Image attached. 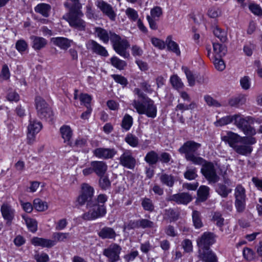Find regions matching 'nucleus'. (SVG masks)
<instances>
[{"label":"nucleus","mask_w":262,"mask_h":262,"mask_svg":"<svg viewBox=\"0 0 262 262\" xmlns=\"http://www.w3.org/2000/svg\"><path fill=\"white\" fill-rule=\"evenodd\" d=\"M111 62L114 67L120 70H123L126 66V63L125 61L115 56L111 58Z\"/></svg>","instance_id":"de8ad7c7"},{"label":"nucleus","mask_w":262,"mask_h":262,"mask_svg":"<svg viewBox=\"0 0 262 262\" xmlns=\"http://www.w3.org/2000/svg\"><path fill=\"white\" fill-rule=\"evenodd\" d=\"M159 179L161 183L168 187H172L175 182L174 177L172 174L162 173L159 174Z\"/></svg>","instance_id":"c756f323"},{"label":"nucleus","mask_w":262,"mask_h":262,"mask_svg":"<svg viewBox=\"0 0 262 262\" xmlns=\"http://www.w3.org/2000/svg\"><path fill=\"white\" fill-rule=\"evenodd\" d=\"M201 144L192 140L187 141L179 149V152L185 155V158L188 161L195 165H201L205 160L196 154L198 150L200 148Z\"/></svg>","instance_id":"f03ea898"},{"label":"nucleus","mask_w":262,"mask_h":262,"mask_svg":"<svg viewBox=\"0 0 262 262\" xmlns=\"http://www.w3.org/2000/svg\"><path fill=\"white\" fill-rule=\"evenodd\" d=\"M51 9V6L45 3L39 4L34 8L36 12L41 14L45 17H48L49 16Z\"/></svg>","instance_id":"c85d7f7f"},{"label":"nucleus","mask_w":262,"mask_h":262,"mask_svg":"<svg viewBox=\"0 0 262 262\" xmlns=\"http://www.w3.org/2000/svg\"><path fill=\"white\" fill-rule=\"evenodd\" d=\"M213 48L214 53L212 56L222 57L226 54L225 47L220 43H213Z\"/></svg>","instance_id":"4c0bfd02"},{"label":"nucleus","mask_w":262,"mask_h":262,"mask_svg":"<svg viewBox=\"0 0 262 262\" xmlns=\"http://www.w3.org/2000/svg\"><path fill=\"white\" fill-rule=\"evenodd\" d=\"M139 227L143 229L145 228H153L155 226V224L152 221L147 219L139 220Z\"/></svg>","instance_id":"6e6d98bb"},{"label":"nucleus","mask_w":262,"mask_h":262,"mask_svg":"<svg viewBox=\"0 0 262 262\" xmlns=\"http://www.w3.org/2000/svg\"><path fill=\"white\" fill-rule=\"evenodd\" d=\"M246 200H235V207L236 211L238 213H243L246 209Z\"/></svg>","instance_id":"052dcab7"},{"label":"nucleus","mask_w":262,"mask_h":262,"mask_svg":"<svg viewBox=\"0 0 262 262\" xmlns=\"http://www.w3.org/2000/svg\"><path fill=\"white\" fill-rule=\"evenodd\" d=\"M117 152L115 148L103 147L97 148L93 151L95 156L102 159H112L117 154Z\"/></svg>","instance_id":"f3484780"},{"label":"nucleus","mask_w":262,"mask_h":262,"mask_svg":"<svg viewBox=\"0 0 262 262\" xmlns=\"http://www.w3.org/2000/svg\"><path fill=\"white\" fill-rule=\"evenodd\" d=\"M214 35L217 37L221 42H224L227 39V32L221 29L219 27L216 26L213 30Z\"/></svg>","instance_id":"ea45409f"},{"label":"nucleus","mask_w":262,"mask_h":262,"mask_svg":"<svg viewBox=\"0 0 262 262\" xmlns=\"http://www.w3.org/2000/svg\"><path fill=\"white\" fill-rule=\"evenodd\" d=\"M182 71L185 73L189 85L193 86L195 84V76L192 72L187 67L183 66Z\"/></svg>","instance_id":"58836bf2"},{"label":"nucleus","mask_w":262,"mask_h":262,"mask_svg":"<svg viewBox=\"0 0 262 262\" xmlns=\"http://www.w3.org/2000/svg\"><path fill=\"white\" fill-rule=\"evenodd\" d=\"M1 211L6 224L10 225L14 218L15 210L8 204H3L1 208Z\"/></svg>","instance_id":"a211bd4d"},{"label":"nucleus","mask_w":262,"mask_h":262,"mask_svg":"<svg viewBox=\"0 0 262 262\" xmlns=\"http://www.w3.org/2000/svg\"><path fill=\"white\" fill-rule=\"evenodd\" d=\"M83 16V13L81 9H71L70 12L62 16V18L68 22L72 28L80 31H85L86 23L82 18Z\"/></svg>","instance_id":"7ed1b4c3"},{"label":"nucleus","mask_w":262,"mask_h":262,"mask_svg":"<svg viewBox=\"0 0 262 262\" xmlns=\"http://www.w3.org/2000/svg\"><path fill=\"white\" fill-rule=\"evenodd\" d=\"M53 238L54 239L55 243L57 242H64L70 238L69 233L55 232L53 234Z\"/></svg>","instance_id":"8fccbe9b"},{"label":"nucleus","mask_w":262,"mask_h":262,"mask_svg":"<svg viewBox=\"0 0 262 262\" xmlns=\"http://www.w3.org/2000/svg\"><path fill=\"white\" fill-rule=\"evenodd\" d=\"M168 201H173L178 204L187 205L192 200V196L188 192H181L169 196Z\"/></svg>","instance_id":"dca6fc26"},{"label":"nucleus","mask_w":262,"mask_h":262,"mask_svg":"<svg viewBox=\"0 0 262 262\" xmlns=\"http://www.w3.org/2000/svg\"><path fill=\"white\" fill-rule=\"evenodd\" d=\"M60 132L61 137L64 140V142L72 146L71 139L72 136V130L70 127L68 125H63L60 127Z\"/></svg>","instance_id":"bb28decb"},{"label":"nucleus","mask_w":262,"mask_h":262,"mask_svg":"<svg viewBox=\"0 0 262 262\" xmlns=\"http://www.w3.org/2000/svg\"><path fill=\"white\" fill-rule=\"evenodd\" d=\"M243 254L244 258L248 261H251L254 259L255 253L253 251L249 248H245L243 249Z\"/></svg>","instance_id":"bf43d9fd"},{"label":"nucleus","mask_w":262,"mask_h":262,"mask_svg":"<svg viewBox=\"0 0 262 262\" xmlns=\"http://www.w3.org/2000/svg\"><path fill=\"white\" fill-rule=\"evenodd\" d=\"M99 180V186L101 189L106 190L110 188L111 186V182L109 180L108 177L105 175L100 176Z\"/></svg>","instance_id":"a19ab883"},{"label":"nucleus","mask_w":262,"mask_h":262,"mask_svg":"<svg viewBox=\"0 0 262 262\" xmlns=\"http://www.w3.org/2000/svg\"><path fill=\"white\" fill-rule=\"evenodd\" d=\"M185 179L188 180H194L197 177L196 169L195 168H186V170L184 173Z\"/></svg>","instance_id":"09e8293b"},{"label":"nucleus","mask_w":262,"mask_h":262,"mask_svg":"<svg viewBox=\"0 0 262 262\" xmlns=\"http://www.w3.org/2000/svg\"><path fill=\"white\" fill-rule=\"evenodd\" d=\"M31 243L35 246H40L50 248L55 245V242L53 240L34 237L31 239Z\"/></svg>","instance_id":"412c9836"},{"label":"nucleus","mask_w":262,"mask_h":262,"mask_svg":"<svg viewBox=\"0 0 262 262\" xmlns=\"http://www.w3.org/2000/svg\"><path fill=\"white\" fill-rule=\"evenodd\" d=\"M97 6L111 20H115L116 14L113 10L112 7L110 4L103 1H101L98 2Z\"/></svg>","instance_id":"aec40b11"},{"label":"nucleus","mask_w":262,"mask_h":262,"mask_svg":"<svg viewBox=\"0 0 262 262\" xmlns=\"http://www.w3.org/2000/svg\"><path fill=\"white\" fill-rule=\"evenodd\" d=\"M235 200H246V190L240 184L237 185L234 191Z\"/></svg>","instance_id":"72a5a7b5"},{"label":"nucleus","mask_w":262,"mask_h":262,"mask_svg":"<svg viewBox=\"0 0 262 262\" xmlns=\"http://www.w3.org/2000/svg\"><path fill=\"white\" fill-rule=\"evenodd\" d=\"M144 160L149 165L155 164L159 160L158 155L156 151L151 150L146 154Z\"/></svg>","instance_id":"e433bc0d"},{"label":"nucleus","mask_w":262,"mask_h":262,"mask_svg":"<svg viewBox=\"0 0 262 262\" xmlns=\"http://www.w3.org/2000/svg\"><path fill=\"white\" fill-rule=\"evenodd\" d=\"M98 235L102 239H115L117 235L113 228L106 226L101 229Z\"/></svg>","instance_id":"b1692460"},{"label":"nucleus","mask_w":262,"mask_h":262,"mask_svg":"<svg viewBox=\"0 0 262 262\" xmlns=\"http://www.w3.org/2000/svg\"><path fill=\"white\" fill-rule=\"evenodd\" d=\"M32 40V47L35 51H39L45 48L48 41L42 37L32 35L30 37Z\"/></svg>","instance_id":"5701e85b"},{"label":"nucleus","mask_w":262,"mask_h":262,"mask_svg":"<svg viewBox=\"0 0 262 262\" xmlns=\"http://www.w3.org/2000/svg\"><path fill=\"white\" fill-rule=\"evenodd\" d=\"M33 207L38 211H43L48 208L47 203L39 199H35L34 200Z\"/></svg>","instance_id":"79ce46f5"},{"label":"nucleus","mask_w":262,"mask_h":262,"mask_svg":"<svg viewBox=\"0 0 262 262\" xmlns=\"http://www.w3.org/2000/svg\"><path fill=\"white\" fill-rule=\"evenodd\" d=\"M125 141L130 146L134 147H137L139 143L138 138L132 134H128L125 138Z\"/></svg>","instance_id":"3c124183"},{"label":"nucleus","mask_w":262,"mask_h":262,"mask_svg":"<svg viewBox=\"0 0 262 262\" xmlns=\"http://www.w3.org/2000/svg\"><path fill=\"white\" fill-rule=\"evenodd\" d=\"M35 103L38 116L41 119L52 122L53 120V113L45 100L40 97H37Z\"/></svg>","instance_id":"423d86ee"},{"label":"nucleus","mask_w":262,"mask_h":262,"mask_svg":"<svg viewBox=\"0 0 262 262\" xmlns=\"http://www.w3.org/2000/svg\"><path fill=\"white\" fill-rule=\"evenodd\" d=\"M223 183H218L215 187V191L222 198H226L232 191L231 186L232 183L225 172L222 176Z\"/></svg>","instance_id":"9d476101"},{"label":"nucleus","mask_w":262,"mask_h":262,"mask_svg":"<svg viewBox=\"0 0 262 262\" xmlns=\"http://www.w3.org/2000/svg\"><path fill=\"white\" fill-rule=\"evenodd\" d=\"M207 14L210 17L215 18L221 14V11L219 8L211 7L209 9Z\"/></svg>","instance_id":"e2e57ef3"},{"label":"nucleus","mask_w":262,"mask_h":262,"mask_svg":"<svg viewBox=\"0 0 262 262\" xmlns=\"http://www.w3.org/2000/svg\"><path fill=\"white\" fill-rule=\"evenodd\" d=\"M167 49L168 50L174 53L177 56H180L181 52L179 45L175 41L172 40V37L168 36L166 40Z\"/></svg>","instance_id":"2f4dec72"},{"label":"nucleus","mask_w":262,"mask_h":262,"mask_svg":"<svg viewBox=\"0 0 262 262\" xmlns=\"http://www.w3.org/2000/svg\"><path fill=\"white\" fill-rule=\"evenodd\" d=\"M42 123L35 119L31 118L28 126L27 143L32 144L35 141L36 135L42 129Z\"/></svg>","instance_id":"1a4fd4ad"},{"label":"nucleus","mask_w":262,"mask_h":262,"mask_svg":"<svg viewBox=\"0 0 262 262\" xmlns=\"http://www.w3.org/2000/svg\"><path fill=\"white\" fill-rule=\"evenodd\" d=\"M93 195V188L88 184H83L81 193L77 198V202L80 206L86 203L88 211L81 216L84 220H95L104 216L106 213L105 203L107 200V196L104 194H100L96 199L92 200Z\"/></svg>","instance_id":"f257e3e1"},{"label":"nucleus","mask_w":262,"mask_h":262,"mask_svg":"<svg viewBox=\"0 0 262 262\" xmlns=\"http://www.w3.org/2000/svg\"><path fill=\"white\" fill-rule=\"evenodd\" d=\"M170 81L172 86L176 90H180L183 88L184 84L181 79L176 75L171 76Z\"/></svg>","instance_id":"a18cd8bd"},{"label":"nucleus","mask_w":262,"mask_h":262,"mask_svg":"<svg viewBox=\"0 0 262 262\" xmlns=\"http://www.w3.org/2000/svg\"><path fill=\"white\" fill-rule=\"evenodd\" d=\"M15 48L19 52L22 53L28 49V45L25 40L19 39L16 41Z\"/></svg>","instance_id":"5fc2aeb1"},{"label":"nucleus","mask_w":262,"mask_h":262,"mask_svg":"<svg viewBox=\"0 0 262 262\" xmlns=\"http://www.w3.org/2000/svg\"><path fill=\"white\" fill-rule=\"evenodd\" d=\"M111 41L114 50L117 54L124 58L129 57V54L126 50L129 47V43L126 39H122L116 34H112Z\"/></svg>","instance_id":"39448f33"},{"label":"nucleus","mask_w":262,"mask_h":262,"mask_svg":"<svg viewBox=\"0 0 262 262\" xmlns=\"http://www.w3.org/2000/svg\"><path fill=\"white\" fill-rule=\"evenodd\" d=\"M209 188L206 186H201L198 190V200L200 202L206 201L209 195Z\"/></svg>","instance_id":"473e14b6"},{"label":"nucleus","mask_w":262,"mask_h":262,"mask_svg":"<svg viewBox=\"0 0 262 262\" xmlns=\"http://www.w3.org/2000/svg\"><path fill=\"white\" fill-rule=\"evenodd\" d=\"M90 165L93 166L94 173L98 177L105 175L107 170V165L103 161H93L91 162Z\"/></svg>","instance_id":"6ab92c4d"},{"label":"nucleus","mask_w":262,"mask_h":262,"mask_svg":"<svg viewBox=\"0 0 262 262\" xmlns=\"http://www.w3.org/2000/svg\"><path fill=\"white\" fill-rule=\"evenodd\" d=\"M242 130L244 132L245 135L247 136V137H252L256 133L254 127L249 125L248 123L247 125H246L245 127L242 129Z\"/></svg>","instance_id":"680f3d73"},{"label":"nucleus","mask_w":262,"mask_h":262,"mask_svg":"<svg viewBox=\"0 0 262 262\" xmlns=\"http://www.w3.org/2000/svg\"><path fill=\"white\" fill-rule=\"evenodd\" d=\"M232 121L233 116H227L219 119L214 124L216 126H221L230 123Z\"/></svg>","instance_id":"864d4df0"},{"label":"nucleus","mask_w":262,"mask_h":262,"mask_svg":"<svg viewBox=\"0 0 262 262\" xmlns=\"http://www.w3.org/2000/svg\"><path fill=\"white\" fill-rule=\"evenodd\" d=\"M240 137L237 134L232 132H229L226 136H223L222 140L229 144V146L233 148L240 140Z\"/></svg>","instance_id":"393cba45"},{"label":"nucleus","mask_w":262,"mask_h":262,"mask_svg":"<svg viewBox=\"0 0 262 262\" xmlns=\"http://www.w3.org/2000/svg\"><path fill=\"white\" fill-rule=\"evenodd\" d=\"M201 168V172L209 184H215L219 181L220 177L216 173L213 163L205 160Z\"/></svg>","instance_id":"6e6552de"},{"label":"nucleus","mask_w":262,"mask_h":262,"mask_svg":"<svg viewBox=\"0 0 262 262\" xmlns=\"http://www.w3.org/2000/svg\"><path fill=\"white\" fill-rule=\"evenodd\" d=\"M141 205L145 210L151 212L154 210V205L151 200L148 198H144L142 200Z\"/></svg>","instance_id":"603ef678"},{"label":"nucleus","mask_w":262,"mask_h":262,"mask_svg":"<svg viewBox=\"0 0 262 262\" xmlns=\"http://www.w3.org/2000/svg\"><path fill=\"white\" fill-rule=\"evenodd\" d=\"M22 217L25 220L28 229L32 232H36L37 229V222L34 219L26 217L25 215H22Z\"/></svg>","instance_id":"37998d69"},{"label":"nucleus","mask_w":262,"mask_h":262,"mask_svg":"<svg viewBox=\"0 0 262 262\" xmlns=\"http://www.w3.org/2000/svg\"><path fill=\"white\" fill-rule=\"evenodd\" d=\"M182 247L184 251L187 253H189L192 251V244L190 240L186 239L184 240L182 243Z\"/></svg>","instance_id":"338daca9"},{"label":"nucleus","mask_w":262,"mask_h":262,"mask_svg":"<svg viewBox=\"0 0 262 262\" xmlns=\"http://www.w3.org/2000/svg\"><path fill=\"white\" fill-rule=\"evenodd\" d=\"M85 46L87 49L91 50L92 52L97 55L103 57H107L108 55L106 49L94 40H89L86 42Z\"/></svg>","instance_id":"2eb2a0df"},{"label":"nucleus","mask_w":262,"mask_h":262,"mask_svg":"<svg viewBox=\"0 0 262 262\" xmlns=\"http://www.w3.org/2000/svg\"><path fill=\"white\" fill-rule=\"evenodd\" d=\"M239 142L241 144H236L233 147V149L239 155L248 156L250 155L253 150L251 145L254 144L256 142V140L253 137H242L240 138Z\"/></svg>","instance_id":"0eeeda50"},{"label":"nucleus","mask_w":262,"mask_h":262,"mask_svg":"<svg viewBox=\"0 0 262 262\" xmlns=\"http://www.w3.org/2000/svg\"><path fill=\"white\" fill-rule=\"evenodd\" d=\"M121 250L119 245L112 243L103 250V254L108 258V262H117L120 259L119 254Z\"/></svg>","instance_id":"f8f14e48"},{"label":"nucleus","mask_w":262,"mask_h":262,"mask_svg":"<svg viewBox=\"0 0 262 262\" xmlns=\"http://www.w3.org/2000/svg\"><path fill=\"white\" fill-rule=\"evenodd\" d=\"M212 220L219 227L221 228L224 225V219L219 212H215L213 214Z\"/></svg>","instance_id":"4d7b16f0"},{"label":"nucleus","mask_w":262,"mask_h":262,"mask_svg":"<svg viewBox=\"0 0 262 262\" xmlns=\"http://www.w3.org/2000/svg\"><path fill=\"white\" fill-rule=\"evenodd\" d=\"M125 14L127 17L132 21H136L138 19V14L136 10L133 8H128L125 10Z\"/></svg>","instance_id":"13d9d810"},{"label":"nucleus","mask_w":262,"mask_h":262,"mask_svg":"<svg viewBox=\"0 0 262 262\" xmlns=\"http://www.w3.org/2000/svg\"><path fill=\"white\" fill-rule=\"evenodd\" d=\"M192 222L195 228L199 229L203 227L201 213L196 210H193L192 213Z\"/></svg>","instance_id":"c9c22d12"},{"label":"nucleus","mask_w":262,"mask_h":262,"mask_svg":"<svg viewBox=\"0 0 262 262\" xmlns=\"http://www.w3.org/2000/svg\"><path fill=\"white\" fill-rule=\"evenodd\" d=\"M204 100L206 103L209 106H213L215 107H219L221 104L212 97L209 95H205L204 96Z\"/></svg>","instance_id":"69168bd1"},{"label":"nucleus","mask_w":262,"mask_h":262,"mask_svg":"<svg viewBox=\"0 0 262 262\" xmlns=\"http://www.w3.org/2000/svg\"><path fill=\"white\" fill-rule=\"evenodd\" d=\"M132 105L139 114H145L151 118H155L157 116V107L154 101L148 97L143 102L134 100L133 101Z\"/></svg>","instance_id":"20e7f679"},{"label":"nucleus","mask_w":262,"mask_h":262,"mask_svg":"<svg viewBox=\"0 0 262 262\" xmlns=\"http://www.w3.org/2000/svg\"><path fill=\"white\" fill-rule=\"evenodd\" d=\"M211 60L213 61L215 69L218 71H222L225 69V64L221 57L212 56Z\"/></svg>","instance_id":"49530a36"},{"label":"nucleus","mask_w":262,"mask_h":262,"mask_svg":"<svg viewBox=\"0 0 262 262\" xmlns=\"http://www.w3.org/2000/svg\"><path fill=\"white\" fill-rule=\"evenodd\" d=\"M133 119L131 116L125 114L122 119L121 126L126 130H128L133 125Z\"/></svg>","instance_id":"c03bdc74"},{"label":"nucleus","mask_w":262,"mask_h":262,"mask_svg":"<svg viewBox=\"0 0 262 262\" xmlns=\"http://www.w3.org/2000/svg\"><path fill=\"white\" fill-rule=\"evenodd\" d=\"M247 101L246 96L241 94L229 99V104L232 107H238L245 104Z\"/></svg>","instance_id":"cd10ccee"},{"label":"nucleus","mask_w":262,"mask_h":262,"mask_svg":"<svg viewBox=\"0 0 262 262\" xmlns=\"http://www.w3.org/2000/svg\"><path fill=\"white\" fill-rule=\"evenodd\" d=\"M179 213L172 209L169 208L165 210L164 219H167L170 222H173L178 220Z\"/></svg>","instance_id":"f704fd0d"},{"label":"nucleus","mask_w":262,"mask_h":262,"mask_svg":"<svg viewBox=\"0 0 262 262\" xmlns=\"http://www.w3.org/2000/svg\"><path fill=\"white\" fill-rule=\"evenodd\" d=\"M249 9L255 15H262V9L257 4H251L249 5Z\"/></svg>","instance_id":"774afa93"},{"label":"nucleus","mask_w":262,"mask_h":262,"mask_svg":"<svg viewBox=\"0 0 262 262\" xmlns=\"http://www.w3.org/2000/svg\"><path fill=\"white\" fill-rule=\"evenodd\" d=\"M119 164L129 169H133L136 164V160L131 150L123 149V153L118 159Z\"/></svg>","instance_id":"9b49d317"},{"label":"nucleus","mask_w":262,"mask_h":262,"mask_svg":"<svg viewBox=\"0 0 262 262\" xmlns=\"http://www.w3.org/2000/svg\"><path fill=\"white\" fill-rule=\"evenodd\" d=\"M95 31L97 37L104 43H107L109 40H111V35L112 34H115L111 31L108 32L106 30L100 27H96Z\"/></svg>","instance_id":"a878e982"},{"label":"nucleus","mask_w":262,"mask_h":262,"mask_svg":"<svg viewBox=\"0 0 262 262\" xmlns=\"http://www.w3.org/2000/svg\"><path fill=\"white\" fill-rule=\"evenodd\" d=\"M249 120V117L244 118L240 114L233 115V121H234V124L241 130L247 125Z\"/></svg>","instance_id":"7c9ffc66"},{"label":"nucleus","mask_w":262,"mask_h":262,"mask_svg":"<svg viewBox=\"0 0 262 262\" xmlns=\"http://www.w3.org/2000/svg\"><path fill=\"white\" fill-rule=\"evenodd\" d=\"M216 236L210 232H204L201 236L196 239V244L199 249L210 248V246L215 242Z\"/></svg>","instance_id":"ddd939ff"},{"label":"nucleus","mask_w":262,"mask_h":262,"mask_svg":"<svg viewBox=\"0 0 262 262\" xmlns=\"http://www.w3.org/2000/svg\"><path fill=\"white\" fill-rule=\"evenodd\" d=\"M112 77L116 82L121 84L123 86H126L128 83L126 78L121 75L114 74L112 75Z\"/></svg>","instance_id":"0e129e2a"},{"label":"nucleus","mask_w":262,"mask_h":262,"mask_svg":"<svg viewBox=\"0 0 262 262\" xmlns=\"http://www.w3.org/2000/svg\"><path fill=\"white\" fill-rule=\"evenodd\" d=\"M198 257L203 262H217V258L215 254L210 249H198Z\"/></svg>","instance_id":"4468645a"},{"label":"nucleus","mask_w":262,"mask_h":262,"mask_svg":"<svg viewBox=\"0 0 262 262\" xmlns=\"http://www.w3.org/2000/svg\"><path fill=\"white\" fill-rule=\"evenodd\" d=\"M51 41L54 45L62 50H67L73 42L72 40L61 37H53L51 38Z\"/></svg>","instance_id":"4be33fe9"}]
</instances>
